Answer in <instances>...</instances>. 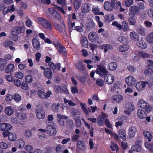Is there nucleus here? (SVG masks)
Listing matches in <instances>:
<instances>
[{
    "label": "nucleus",
    "mask_w": 153,
    "mask_h": 153,
    "mask_svg": "<svg viewBox=\"0 0 153 153\" xmlns=\"http://www.w3.org/2000/svg\"><path fill=\"white\" fill-rule=\"evenodd\" d=\"M143 134L144 136V139L147 141L144 142L145 147L150 152L153 153V143H149L153 139V135L149 131L147 130H143Z\"/></svg>",
    "instance_id": "nucleus-1"
},
{
    "label": "nucleus",
    "mask_w": 153,
    "mask_h": 153,
    "mask_svg": "<svg viewBox=\"0 0 153 153\" xmlns=\"http://www.w3.org/2000/svg\"><path fill=\"white\" fill-rule=\"evenodd\" d=\"M25 28L24 24H19L12 28L11 30L10 34L13 36H17L15 38V40L18 39L17 36L21 33H23L25 32Z\"/></svg>",
    "instance_id": "nucleus-2"
},
{
    "label": "nucleus",
    "mask_w": 153,
    "mask_h": 153,
    "mask_svg": "<svg viewBox=\"0 0 153 153\" xmlns=\"http://www.w3.org/2000/svg\"><path fill=\"white\" fill-rule=\"evenodd\" d=\"M54 45L59 54H62L65 57L67 56V51L66 48L59 41H57L56 43H54Z\"/></svg>",
    "instance_id": "nucleus-3"
},
{
    "label": "nucleus",
    "mask_w": 153,
    "mask_h": 153,
    "mask_svg": "<svg viewBox=\"0 0 153 153\" xmlns=\"http://www.w3.org/2000/svg\"><path fill=\"white\" fill-rule=\"evenodd\" d=\"M137 105L139 107L145 109L147 112H150L152 109V107L150 106L149 103L142 99L139 100Z\"/></svg>",
    "instance_id": "nucleus-4"
},
{
    "label": "nucleus",
    "mask_w": 153,
    "mask_h": 153,
    "mask_svg": "<svg viewBox=\"0 0 153 153\" xmlns=\"http://www.w3.org/2000/svg\"><path fill=\"white\" fill-rule=\"evenodd\" d=\"M141 141L137 140L135 142V144L131 146V149L129 150L130 153H133L134 151L140 152L142 150Z\"/></svg>",
    "instance_id": "nucleus-5"
},
{
    "label": "nucleus",
    "mask_w": 153,
    "mask_h": 153,
    "mask_svg": "<svg viewBox=\"0 0 153 153\" xmlns=\"http://www.w3.org/2000/svg\"><path fill=\"white\" fill-rule=\"evenodd\" d=\"M97 68L95 71L96 74H98L102 77H104L105 76L107 75L108 72L105 68L100 65H97Z\"/></svg>",
    "instance_id": "nucleus-6"
},
{
    "label": "nucleus",
    "mask_w": 153,
    "mask_h": 153,
    "mask_svg": "<svg viewBox=\"0 0 153 153\" xmlns=\"http://www.w3.org/2000/svg\"><path fill=\"white\" fill-rule=\"evenodd\" d=\"M38 19L39 22L44 28L49 30H52V27L51 24L47 19L43 17H41L39 18Z\"/></svg>",
    "instance_id": "nucleus-7"
},
{
    "label": "nucleus",
    "mask_w": 153,
    "mask_h": 153,
    "mask_svg": "<svg viewBox=\"0 0 153 153\" xmlns=\"http://www.w3.org/2000/svg\"><path fill=\"white\" fill-rule=\"evenodd\" d=\"M88 39L92 42L99 43V37L98 34L95 32H91L88 34Z\"/></svg>",
    "instance_id": "nucleus-8"
},
{
    "label": "nucleus",
    "mask_w": 153,
    "mask_h": 153,
    "mask_svg": "<svg viewBox=\"0 0 153 153\" xmlns=\"http://www.w3.org/2000/svg\"><path fill=\"white\" fill-rule=\"evenodd\" d=\"M48 11L50 14L55 19L58 20H60L61 18L59 13L53 7L49 8Z\"/></svg>",
    "instance_id": "nucleus-9"
},
{
    "label": "nucleus",
    "mask_w": 153,
    "mask_h": 153,
    "mask_svg": "<svg viewBox=\"0 0 153 153\" xmlns=\"http://www.w3.org/2000/svg\"><path fill=\"white\" fill-rule=\"evenodd\" d=\"M46 131L47 134L51 136H55L57 133L55 126L52 125L47 126L46 128Z\"/></svg>",
    "instance_id": "nucleus-10"
},
{
    "label": "nucleus",
    "mask_w": 153,
    "mask_h": 153,
    "mask_svg": "<svg viewBox=\"0 0 153 153\" xmlns=\"http://www.w3.org/2000/svg\"><path fill=\"white\" fill-rule=\"evenodd\" d=\"M54 26L56 29L61 33L66 34L65 26L64 24L62 25L55 22L53 24Z\"/></svg>",
    "instance_id": "nucleus-11"
},
{
    "label": "nucleus",
    "mask_w": 153,
    "mask_h": 153,
    "mask_svg": "<svg viewBox=\"0 0 153 153\" xmlns=\"http://www.w3.org/2000/svg\"><path fill=\"white\" fill-rule=\"evenodd\" d=\"M91 4L88 3H84L82 4L81 10L82 13H86L91 10Z\"/></svg>",
    "instance_id": "nucleus-12"
},
{
    "label": "nucleus",
    "mask_w": 153,
    "mask_h": 153,
    "mask_svg": "<svg viewBox=\"0 0 153 153\" xmlns=\"http://www.w3.org/2000/svg\"><path fill=\"white\" fill-rule=\"evenodd\" d=\"M137 132L136 128L134 126H130L128 129V134L129 139H132L134 137Z\"/></svg>",
    "instance_id": "nucleus-13"
},
{
    "label": "nucleus",
    "mask_w": 153,
    "mask_h": 153,
    "mask_svg": "<svg viewBox=\"0 0 153 153\" xmlns=\"http://www.w3.org/2000/svg\"><path fill=\"white\" fill-rule=\"evenodd\" d=\"M125 81L126 84L130 86H132L134 85L136 82L135 78L132 76H129L126 78Z\"/></svg>",
    "instance_id": "nucleus-14"
},
{
    "label": "nucleus",
    "mask_w": 153,
    "mask_h": 153,
    "mask_svg": "<svg viewBox=\"0 0 153 153\" xmlns=\"http://www.w3.org/2000/svg\"><path fill=\"white\" fill-rule=\"evenodd\" d=\"M148 83V82L146 81H140L138 82L136 84V87L138 91H143L146 87V84Z\"/></svg>",
    "instance_id": "nucleus-15"
},
{
    "label": "nucleus",
    "mask_w": 153,
    "mask_h": 153,
    "mask_svg": "<svg viewBox=\"0 0 153 153\" xmlns=\"http://www.w3.org/2000/svg\"><path fill=\"white\" fill-rule=\"evenodd\" d=\"M118 135L119 137L123 140L126 141L127 139L126 133V130L123 129H120L118 131Z\"/></svg>",
    "instance_id": "nucleus-16"
},
{
    "label": "nucleus",
    "mask_w": 153,
    "mask_h": 153,
    "mask_svg": "<svg viewBox=\"0 0 153 153\" xmlns=\"http://www.w3.org/2000/svg\"><path fill=\"white\" fill-rule=\"evenodd\" d=\"M48 65L50 69H52L53 71V72H54V71H55L56 69L58 71L60 70L61 64L59 63H57L56 65L53 62H51L48 63Z\"/></svg>",
    "instance_id": "nucleus-17"
},
{
    "label": "nucleus",
    "mask_w": 153,
    "mask_h": 153,
    "mask_svg": "<svg viewBox=\"0 0 153 153\" xmlns=\"http://www.w3.org/2000/svg\"><path fill=\"white\" fill-rule=\"evenodd\" d=\"M104 77L105 82L108 84H112L114 81V76L112 75L109 74L108 73Z\"/></svg>",
    "instance_id": "nucleus-18"
},
{
    "label": "nucleus",
    "mask_w": 153,
    "mask_h": 153,
    "mask_svg": "<svg viewBox=\"0 0 153 153\" xmlns=\"http://www.w3.org/2000/svg\"><path fill=\"white\" fill-rule=\"evenodd\" d=\"M129 10L132 15H138L139 14V8L137 6L134 5L130 7Z\"/></svg>",
    "instance_id": "nucleus-19"
},
{
    "label": "nucleus",
    "mask_w": 153,
    "mask_h": 153,
    "mask_svg": "<svg viewBox=\"0 0 153 153\" xmlns=\"http://www.w3.org/2000/svg\"><path fill=\"white\" fill-rule=\"evenodd\" d=\"M57 120L59 124L62 126L64 125V119L66 120L68 118V117L66 115H62L60 114H58L57 115Z\"/></svg>",
    "instance_id": "nucleus-20"
},
{
    "label": "nucleus",
    "mask_w": 153,
    "mask_h": 153,
    "mask_svg": "<svg viewBox=\"0 0 153 153\" xmlns=\"http://www.w3.org/2000/svg\"><path fill=\"white\" fill-rule=\"evenodd\" d=\"M45 76L47 79H51L53 77V74L51 69L49 68H46L44 71Z\"/></svg>",
    "instance_id": "nucleus-21"
},
{
    "label": "nucleus",
    "mask_w": 153,
    "mask_h": 153,
    "mask_svg": "<svg viewBox=\"0 0 153 153\" xmlns=\"http://www.w3.org/2000/svg\"><path fill=\"white\" fill-rule=\"evenodd\" d=\"M126 108L127 110H125V112L126 114H129L134 109L133 105L131 103H128L126 104Z\"/></svg>",
    "instance_id": "nucleus-22"
},
{
    "label": "nucleus",
    "mask_w": 153,
    "mask_h": 153,
    "mask_svg": "<svg viewBox=\"0 0 153 153\" xmlns=\"http://www.w3.org/2000/svg\"><path fill=\"white\" fill-rule=\"evenodd\" d=\"M36 114L37 118L39 119H43L45 117V112L42 109H37Z\"/></svg>",
    "instance_id": "nucleus-23"
},
{
    "label": "nucleus",
    "mask_w": 153,
    "mask_h": 153,
    "mask_svg": "<svg viewBox=\"0 0 153 153\" xmlns=\"http://www.w3.org/2000/svg\"><path fill=\"white\" fill-rule=\"evenodd\" d=\"M32 43L33 46L35 50H38L39 49L40 44L39 42L37 39L33 38L32 39Z\"/></svg>",
    "instance_id": "nucleus-24"
},
{
    "label": "nucleus",
    "mask_w": 153,
    "mask_h": 153,
    "mask_svg": "<svg viewBox=\"0 0 153 153\" xmlns=\"http://www.w3.org/2000/svg\"><path fill=\"white\" fill-rule=\"evenodd\" d=\"M80 43L81 46L84 48H87L88 46V41L85 36H83L81 37Z\"/></svg>",
    "instance_id": "nucleus-25"
},
{
    "label": "nucleus",
    "mask_w": 153,
    "mask_h": 153,
    "mask_svg": "<svg viewBox=\"0 0 153 153\" xmlns=\"http://www.w3.org/2000/svg\"><path fill=\"white\" fill-rule=\"evenodd\" d=\"M137 115L138 117L141 119H145L147 116V114L145 112L141 109H139L137 110Z\"/></svg>",
    "instance_id": "nucleus-26"
},
{
    "label": "nucleus",
    "mask_w": 153,
    "mask_h": 153,
    "mask_svg": "<svg viewBox=\"0 0 153 153\" xmlns=\"http://www.w3.org/2000/svg\"><path fill=\"white\" fill-rule=\"evenodd\" d=\"M76 145L77 149L80 150H84L85 147V142L81 140L78 141L77 142Z\"/></svg>",
    "instance_id": "nucleus-27"
},
{
    "label": "nucleus",
    "mask_w": 153,
    "mask_h": 153,
    "mask_svg": "<svg viewBox=\"0 0 153 153\" xmlns=\"http://www.w3.org/2000/svg\"><path fill=\"white\" fill-rule=\"evenodd\" d=\"M14 109L11 106L7 107L5 108L4 110L5 113L8 116L12 115L14 113Z\"/></svg>",
    "instance_id": "nucleus-28"
},
{
    "label": "nucleus",
    "mask_w": 153,
    "mask_h": 153,
    "mask_svg": "<svg viewBox=\"0 0 153 153\" xmlns=\"http://www.w3.org/2000/svg\"><path fill=\"white\" fill-rule=\"evenodd\" d=\"M104 7L105 10L108 11H111L113 10L112 3L109 1L105 2Z\"/></svg>",
    "instance_id": "nucleus-29"
},
{
    "label": "nucleus",
    "mask_w": 153,
    "mask_h": 153,
    "mask_svg": "<svg viewBox=\"0 0 153 153\" xmlns=\"http://www.w3.org/2000/svg\"><path fill=\"white\" fill-rule=\"evenodd\" d=\"M117 67V63L112 62L109 63L108 65V69L110 71H115L116 70Z\"/></svg>",
    "instance_id": "nucleus-30"
},
{
    "label": "nucleus",
    "mask_w": 153,
    "mask_h": 153,
    "mask_svg": "<svg viewBox=\"0 0 153 153\" xmlns=\"http://www.w3.org/2000/svg\"><path fill=\"white\" fill-rule=\"evenodd\" d=\"M74 65L76 68L80 71H84L85 69V67L81 61H79L77 63H75Z\"/></svg>",
    "instance_id": "nucleus-31"
},
{
    "label": "nucleus",
    "mask_w": 153,
    "mask_h": 153,
    "mask_svg": "<svg viewBox=\"0 0 153 153\" xmlns=\"http://www.w3.org/2000/svg\"><path fill=\"white\" fill-rule=\"evenodd\" d=\"M130 16L128 19V21L130 25H134L136 23V20L135 17V15H131L130 13H128Z\"/></svg>",
    "instance_id": "nucleus-32"
},
{
    "label": "nucleus",
    "mask_w": 153,
    "mask_h": 153,
    "mask_svg": "<svg viewBox=\"0 0 153 153\" xmlns=\"http://www.w3.org/2000/svg\"><path fill=\"white\" fill-rule=\"evenodd\" d=\"M130 36L131 39L135 41L138 40L139 37L138 34L135 31H132L130 33Z\"/></svg>",
    "instance_id": "nucleus-33"
},
{
    "label": "nucleus",
    "mask_w": 153,
    "mask_h": 153,
    "mask_svg": "<svg viewBox=\"0 0 153 153\" xmlns=\"http://www.w3.org/2000/svg\"><path fill=\"white\" fill-rule=\"evenodd\" d=\"M14 65L12 63H10L7 65L5 69V72L6 73H12L14 68Z\"/></svg>",
    "instance_id": "nucleus-34"
},
{
    "label": "nucleus",
    "mask_w": 153,
    "mask_h": 153,
    "mask_svg": "<svg viewBox=\"0 0 153 153\" xmlns=\"http://www.w3.org/2000/svg\"><path fill=\"white\" fill-rule=\"evenodd\" d=\"M17 139V135L15 132H10L8 137V140L11 142H13L16 140Z\"/></svg>",
    "instance_id": "nucleus-35"
},
{
    "label": "nucleus",
    "mask_w": 153,
    "mask_h": 153,
    "mask_svg": "<svg viewBox=\"0 0 153 153\" xmlns=\"http://www.w3.org/2000/svg\"><path fill=\"white\" fill-rule=\"evenodd\" d=\"M114 19V15L109 14L105 16L104 18V21L105 22H109L113 20Z\"/></svg>",
    "instance_id": "nucleus-36"
},
{
    "label": "nucleus",
    "mask_w": 153,
    "mask_h": 153,
    "mask_svg": "<svg viewBox=\"0 0 153 153\" xmlns=\"http://www.w3.org/2000/svg\"><path fill=\"white\" fill-rule=\"evenodd\" d=\"M129 46L128 44H124L120 46L119 47V51L121 52L127 51L129 48Z\"/></svg>",
    "instance_id": "nucleus-37"
},
{
    "label": "nucleus",
    "mask_w": 153,
    "mask_h": 153,
    "mask_svg": "<svg viewBox=\"0 0 153 153\" xmlns=\"http://www.w3.org/2000/svg\"><path fill=\"white\" fill-rule=\"evenodd\" d=\"M111 2L112 3L113 8L117 9L120 7L121 4L120 1L117 2L116 0H111Z\"/></svg>",
    "instance_id": "nucleus-38"
},
{
    "label": "nucleus",
    "mask_w": 153,
    "mask_h": 153,
    "mask_svg": "<svg viewBox=\"0 0 153 153\" xmlns=\"http://www.w3.org/2000/svg\"><path fill=\"white\" fill-rule=\"evenodd\" d=\"M100 48L104 50V52L105 53L107 52L108 49H110L112 48V46L110 44H103L100 46Z\"/></svg>",
    "instance_id": "nucleus-39"
},
{
    "label": "nucleus",
    "mask_w": 153,
    "mask_h": 153,
    "mask_svg": "<svg viewBox=\"0 0 153 153\" xmlns=\"http://www.w3.org/2000/svg\"><path fill=\"white\" fill-rule=\"evenodd\" d=\"M16 144L17 146H18L19 148H23L25 145V143L24 141L21 139H19L16 142Z\"/></svg>",
    "instance_id": "nucleus-40"
},
{
    "label": "nucleus",
    "mask_w": 153,
    "mask_h": 153,
    "mask_svg": "<svg viewBox=\"0 0 153 153\" xmlns=\"http://www.w3.org/2000/svg\"><path fill=\"white\" fill-rule=\"evenodd\" d=\"M25 137L27 138H30L32 136V133L30 130L26 129L25 130L23 133Z\"/></svg>",
    "instance_id": "nucleus-41"
},
{
    "label": "nucleus",
    "mask_w": 153,
    "mask_h": 153,
    "mask_svg": "<svg viewBox=\"0 0 153 153\" xmlns=\"http://www.w3.org/2000/svg\"><path fill=\"white\" fill-rule=\"evenodd\" d=\"M110 148L112 151H118L119 150V148L117 144L113 142H111L110 146Z\"/></svg>",
    "instance_id": "nucleus-42"
},
{
    "label": "nucleus",
    "mask_w": 153,
    "mask_h": 153,
    "mask_svg": "<svg viewBox=\"0 0 153 153\" xmlns=\"http://www.w3.org/2000/svg\"><path fill=\"white\" fill-rule=\"evenodd\" d=\"M147 42L149 43H153V32L149 33L146 38Z\"/></svg>",
    "instance_id": "nucleus-43"
},
{
    "label": "nucleus",
    "mask_w": 153,
    "mask_h": 153,
    "mask_svg": "<svg viewBox=\"0 0 153 153\" xmlns=\"http://www.w3.org/2000/svg\"><path fill=\"white\" fill-rule=\"evenodd\" d=\"M137 45L140 48L142 49H145L147 46L146 44L142 41H140L137 43Z\"/></svg>",
    "instance_id": "nucleus-44"
},
{
    "label": "nucleus",
    "mask_w": 153,
    "mask_h": 153,
    "mask_svg": "<svg viewBox=\"0 0 153 153\" xmlns=\"http://www.w3.org/2000/svg\"><path fill=\"white\" fill-rule=\"evenodd\" d=\"M17 116L19 119L24 120L26 118L27 115L26 113L24 112L18 113Z\"/></svg>",
    "instance_id": "nucleus-45"
},
{
    "label": "nucleus",
    "mask_w": 153,
    "mask_h": 153,
    "mask_svg": "<svg viewBox=\"0 0 153 153\" xmlns=\"http://www.w3.org/2000/svg\"><path fill=\"white\" fill-rule=\"evenodd\" d=\"M123 100V96H114L113 101L114 103H118L121 101Z\"/></svg>",
    "instance_id": "nucleus-46"
},
{
    "label": "nucleus",
    "mask_w": 153,
    "mask_h": 153,
    "mask_svg": "<svg viewBox=\"0 0 153 153\" xmlns=\"http://www.w3.org/2000/svg\"><path fill=\"white\" fill-rule=\"evenodd\" d=\"M144 73L146 76H151L153 74V70L151 68H148L145 70Z\"/></svg>",
    "instance_id": "nucleus-47"
},
{
    "label": "nucleus",
    "mask_w": 153,
    "mask_h": 153,
    "mask_svg": "<svg viewBox=\"0 0 153 153\" xmlns=\"http://www.w3.org/2000/svg\"><path fill=\"white\" fill-rule=\"evenodd\" d=\"M81 0H75L74 2V5L75 9L79 8L81 5Z\"/></svg>",
    "instance_id": "nucleus-48"
},
{
    "label": "nucleus",
    "mask_w": 153,
    "mask_h": 153,
    "mask_svg": "<svg viewBox=\"0 0 153 153\" xmlns=\"http://www.w3.org/2000/svg\"><path fill=\"white\" fill-rule=\"evenodd\" d=\"M22 88L24 90H27L29 88V86L27 82L25 81H23L21 85Z\"/></svg>",
    "instance_id": "nucleus-49"
},
{
    "label": "nucleus",
    "mask_w": 153,
    "mask_h": 153,
    "mask_svg": "<svg viewBox=\"0 0 153 153\" xmlns=\"http://www.w3.org/2000/svg\"><path fill=\"white\" fill-rule=\"evenodd\" d=\"M112 25L113 26H116V27L120 30H122L123 28L122 25H121L120 24H119L116 21L113 22Z\"/></svg>",
    "instance_id": "nucleus-50"
},
{
    "label": "nucleus",
    "mask_w": 153,
    "mask_h": 153,
    "mask_svg": "<svg viewBox=\"0 0 153 153\" xmlns=\"http://www.w3.org/2000/svg\"><path fill=\"white\" fill-rule=\"evenodd\" d=\"M137 31L140 35L142 36H144L145 35L144 29L142 27L137 28Z\"/></svg>",
    "instance_id": "nucleus-51"
},
{
    "label": "nucleus",
    "mask_w": 153,
    "mask_h": 153,
    "mask_svg": "<svg viewBox=\"0 0 153 153\" xmlns=\"http://www.w3.org/2000/svg\"><path fill=\"white\" fill-rule=\"evenodd\" d=\"M25 79L26 82L29 83H31L33 81V78L32 76L30 75H27L25 77Z\"/></svg>",
    "instance_id": "nucleus-52"
},
{
    "label": "nucleus",
    "mask_w": 153,
    "mask_h": 153,
    "mask_svg": "<svg viewBox=\"0 0 153 153\" xmlns=\"http://www.w3.org/2000/svg\"><path fill=\"white\" fill-rule=\"evenodd\" d=\"M96 84L99 86L102 87L104 84L103 80L100 79H98L96 80Z\"/></svg>",
    "instance_id": "nucleus-53"
},
{
    "label": "nucleus",
    "mask_w": 153,
    "mask_h": 153,
    "mask_svg": "<svg viewBox=\"0 0 153 153\" xmlns=\"http://www.w3.org/2000/svg\"><path fill=\"white\" fill-rule=\"evenodd\" d=\"M123 26V30L124 31H126L128 29V23L126 21H123L122 24Z\"/></svg>",
    "instance_id": "nucleus-54"
},
{
    "label": "nucleus",
    "mask_w": 153,
    "mask_h": 153,
    "mask_svg": "<svg viewBox=\"0 0 153 153\" xmlns=\"http://www.w3.org/2000/svg\"><path fill=\"white\" fill-rule=\"evenodd\" d=\"M0 147L2 149H6L9 147L8 145L3 142H0Z\"/></svg>",
    "instance_id": "nucleus-55"
},
{
    "label": "nucleus",
    "mask_w": 153,
    "mask_h": 153,
    "mask_svg": "<svg viewBox=\"0 0 153 153\" xmlns=\"http://www.w3.org/2000/svg\"><path fill=\"white\" fill-rule=\"evenodd\" d=\"M138 55L143 58H147L149 56V55L148 54L141 52H139Z\"/></svg>",
    "instance_id": "nucleus-56"
},
{
    "label": "nucleus",
    "mask_w": 153,
    "mask_h": 153,
    "mask_svg": "<svg viewBox=\"0 0 153 153\" xmlns=\"http://www.w3.org/2000/svg\"><path fill=\"white\" fill-rule=\"evenodd\" d=\"M13 42L10 40H5L4 42V46L5 47H7L10 45H13Z\"/></svg>",
    "instance_id": "nucleus-57"
},
{
    "label": "nucleus",
    "mask_w": 153,
    "mask_h": 153,
    "mask_svg": "<svg viewBox=\"0 0 153 153\" xmlns=\"http://www.w3.org/2000/svg\"><path fill=\"white\" fill-rule=\"evenodd\" d=\"M5 79L9 82H12L14 81V77L11 75H5L4 76Z\"/></svg>",
    "instance_id": "nucleus-58"
},
{
    "label": "nucleus",
    "mask_w": 153,
    "mask_h": 153,
    "mask_svg": "<svg viewBox=\"0 0 153 153\" xmlns=\"http://www.w3.org/2000/svg\"><path fill=\"white\" fill-rule=\"evenodd\" d=\"M122 148L123 149H126L128 147V145L127 143L125 142L122 141L121 143Z\"/></svg>",
    "instance_id": "nucleus-59"
},
{
    "label": "nucleus",
    "mask_w": 153,
    "mask_h": 153,
    "mask_svg": "<svg viewBox=\"0 0 153 153\" xmlns=\"http://www.w3.org/2000/svg\"><path fill=\"white\" fill-rule=\"evenodd\" d=\"M76 123L77 126H80L81 125L80 118L78 117H76L75 118Z\"/></svg>",
    "instance_id": "nucleus-60"
},
{
    "label": "nucleus",
    "mask_w": 153,
    "mask_h": 153,
    "mask_svg": "<svg viewBox=\"0 0 153 153\" xmlns=\"http://www.w3.org/2000/svg\"><path fill=\"white\" fill-rule=\"evenodd\" d=\"M15 75L16 77L19 79H22L23 77V74L21 72H16Z\"/></svg>",
    "instance_id": "nucleus-61"
},
{
    "label": "nucleus",
    "mask_w": 153,
    "mask_h": 153,
    "mask_svg": "<svg viewBox=\"0 0 153 153\" xmlns=\"http://www.w3.org/2000/svg\"><path fill=\"white\" fill-rule=\"evenodd\" d=\"M133 2V0H127L125 2V6L127 7H129L132 4Z\"/></svg>",
    "instance_id": "nucleus-62"
},
{
    "label": "nucleus",
    "mask_w": 153,
    "mask_h": 153,
    "mask_svg": "<svg viewBox=\"0 0 153 153\" xmlns=\"http://www.w3.org/2000/svg\"><path fill=\"white\" fill-rule=\"evenodd\" d=\"M5 130L7 131L10 130L12 128V126L10 123H5Z\"/></svg>",
    "instance_id": "nucleus-63"
},
{
    "label": "nucleus",
    "mask_w": 153,
    "mask_h": 153,
    "mask_svg": "<svg viewBox=\"0 0 153 153\" xmlns=\"http://www.w3.org/2000/svg\"><path fill=\"white\" fill-rule=\"evenodd\" d=\"M103 118L100 115L97 118V122L99 125L100 126H102L103 124Z\"/></svg>",
    "instance_id": "nucleus-64"
}]
</instances>
